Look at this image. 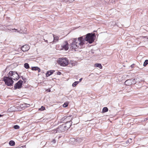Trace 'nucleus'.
Returning <instances> with one entry per match:
<instances>
[{"label":"nucleus","instance_id":"obj_1","mask_svg":"<svg viewBox=\"0 0 148 148\" xmlns=\"http://www.w3.org/2000/svg\"><path fill=\"white\" fill-rule=\"evenodd\" d=\"M95 37V34L89 33L85 36H83L78 38H74L72 42L70 45V48L74 49L75 51L77 48L81 49L84 48L83 45L85 41L91 44L94 42Z\"/></svg>","mask_w":148,"mask_h":148},{"label":"nucleus","instance_id":"obj_2","mask_svg":"<svg viewBox=\"0 0 148 148\" xmlns=\"http://www.w3.org/2000/svg\"><path fill=\"white\" fill-rule=\"evenodd\" d=\"M58 63L62 66H65L69 64V61L66 58H59Z\"/></svg>","mask_w":148,"mask_h":148},{"label":"nucleus","instance_id":"obj_3","mask_svg":"<svg viewBox=\"0 0 148 148\" xmlns=\"http://www.w3.org/2000/svg\"><path fill=\"white\" fill-rule=\"evenodd\" d=\"M3 80L5 84L8 86H12L14 83L12 78L9 77H4Z\"/></svg>","mask_w":148,"mask_h":148},{"label":"nucleus","instance_id":"obj_4","mask_svg":"<svg viewBox=\"0 0 148 148\" xmlns=\"http://www.w3.org/2000/svg\"><path fill=\"white\" fill-rule=\"evenodd\" d=\"M66 130L64 126L62 124V125H60L58 126V127L57 128V130L59 133H61L64 132Z\"/></svg>","mask_w":148,"mask_h":148},{"label":"nucleus","instance_id":"obj_5","mask_svg":"<svg viewBox=\"0 0 148 148\" xmlns=\"http://www.w3.org/2000/svg\"><path fill=\"white\" fill-rule=\"evenodd\" d=\"M23 82L21 80H20L18 81L17 83H16L15 84L14 86V88L15 89H16L17 88L19 89L21 88L22 87Z\"/></svg>","mask_w":148,"mask_h":148},{"label":"nucleus","instance_id":"obj_6","mask_svg":"<svg viewBox=\"0 0 148 148\" xmlns=\"http://www.w3.org/2000/svg\"><path fill=\"white\" fill-rule=\"evenodd\" d=\"M69 43L66 41L64 42L63 45H62V49H64L65 51L69 49Z\"/></svg>","mask_w":148,"mask_h":148},{"label":"nucleus","instance_id":"obj_7","mask_svg":"<svg viewBox=\"0 0 148 148\" xmlns=\"http://www.w3.org/2000/svg\"><path fill=\"white\" fill-rule=\"evenodd\" d=\"M65 128L67 130H68L71 125V121H68L67 122L64 124H63Z\"/></svg>","mask_w":148,"mask_h":148},{"label":"nucleus","instance_id":"obj_8","mask_svg":"<svg viewBox=\"0 0 148 148\" xmlns=\"http://www.w3.org/2000/svg\"><path fill=\"white\" fill-rule=\"evenodd\" d=\"M29 49V47L27 45H25L21 47V50L23 51H28Z\"/></svg>","mask_w":148,"mask_h":148},{"label":"nucleus","instance_id":"obj_9","mask_svg":"<svg viewBox=\"0 0 148 148\" xmlns=\"http://www.w3.org/2000/svg\"><path fill=\"white\" fill-rule=\"evenodd\" d=\"M77 62L74 60H71L69 64L70 67H72L77 65Z\"/></svg>","mask_w":148,"mask_h":148},{"label":"nucleus","instance_id":"obj_10","mask_svg":"<svg viewBox=\"0 0 148 148\" xmlns=\"http://www.w3.org/2000/svg\"><path fill=\"white\" fill-rule=\"evenodd\" d=\"M53 43L54 42H58V41L59 37L54 34H53Z\"/></svg>","mask_w":148,"mask_h":148},{"label":"nucleus","instance_id":"obj_11","mask_svg":"<svg viewBox=\"0 0 148 148\" xmlns=\"http://www.w3.org/2000/svg\"><path fill=\"white\" fill-rule=\"evenodd\" d=\"M32 69L34 71H38V73L40 72V69L37 66L32 67Z\"/></svg>","mask_w":148,"mask_h":148},{"label":"nucleus","instance_id":"obj_12","mask_svg":"<svg viewBox=\"0 0 148 148\" xmlns=\"http://www.w3.org/2000/svg\"><path fill=\"white\" fill-rule=\"evenodd\" d=\"M66 120H68V121H71V120H72L73 119H72V116H68L65 118Z\"/></svg>","mask_w":148,"mask_h":148},{"label":"nucleus","instance_id":"obj_13","mask_svg":"<svg viewBox=\"0 0 148 148\" xmlns=\"http://www.w3.org/2000/svg\"><path fill=\"white\" fill-rule=\"evenodd\" d=\"M95 67H98L99 68L101 69L102 68V66L101 64L99 63H96L95 64Z\"/></svg>","mask_w":148,"mask_h":148},{"label":"nucleus","instance_id":"obj_14","mask_svg":"<svg viewBox=\"0 0 148 148\" xmlns=\"http://www.w3.org/2000/svg\"><path fill=\"white\" fill-rule=\"evenodd\" d=\"M55 72V71L54 70L48 71L46 72V73L45 74H49V73H50V74H53Z\"/></svg>","mask_w":148,"mask_h":148},{"label":"nucleus","instance_id":"obj_15","mask_svg":"<svg viewBox=\"0 0 148 148\" xmlns=\"http://www.w3.org/2000/svg\"><path fill=\"white\" fill-rule=\"evenodd\" d=\"M9 70L8 68L7 67L6 69L3 71L2 73H3V74H4L5 73L6 74L8 73V72L9 71Z\"/></svg>","mask_w":148,"mask_h":148},{"label":"nucleus","instance_id":"obj_16","mask_svg":"<svg viewBox=\"0 0 148 148\" xmlns=\"http://www.w3.org/2000/svg\"><path fill=\"white\" fill-rule=\"evenodd\" d=\"M9 144L12 146H13L15 145V142L13 140H10L9 142Z\"/></svg>","mask_w":148,"mask_h":148},{"label":"nucleus","instance_id":"obj_17","mask_svg":"<svg viewBox=\"0 0 148 148\" xmlns=\"http://www.w3.org/2000/svg\"><path fill=\"white\" fill-rule=\"evenodd\" d=\"M108 111V109L106 107H104L103 108L102 110L103 113L106 112Z\"/></svg>","mask_w":148,"mask_h":148},{"label":"nucleus","instance_id":"obj_18","mask_svg":"<svg viewBox=\"0 0 148 148\" xmlns=\"http://www.w3.org/2000/svg\"><path fill=\"white\" fill-rule=\"evenodd\" d=\"M24 67L26 69H28L29 68V64L27 63L24 64Z\"/></svg>","mask_w":148,"mask_h":148},{"label":"nucleus","instance_id":"obj_19","mask_svg":"<svg viewBox=\"0 0 148 148\" xmlns=\"http://www.w3.org/2000/svg\"><path fill=\"white\" fill-rule=\"evenodd\" d=\"M15 73L16 74H18L17 72L13 71H10V72H9L8 73V74H14Z\"/></svg>","mask_w":148,"mask_h":148},{"label":"nucleus","instance_id":"obj_20","mask_svg":"<svg viewBox=\"0 0 148 148\" xmlns=\"http://www.w3.org/2000/svg\"><path fill=\"white\" fill-rule=\"evenodd\" d=\"M79 83V82H78V81H75L73 84L72 86L73 87H75Z\"/></svg>","mask_w":148,"mask_h":148},{"label":"nucleus","instance_id":"obj_21","mask_svg":"<svg viewBox=\"0 0 148 148\" xmlns=\"http://www.w3.org/2000/svg\"><path fill=\"white\" fill-rule=\"evenodd\" d=\"M148 64V60H145L144 64H143V66H145L146 65Z\"/></svg>","mask_w":148,"mask_h":148},{"label":"nucleus","instance_id":"obj_22","mask_svg":"<svg viewBox=\"0 0 148 148\" xmlns=\"http://www.w3.org/2000/svg\"><path fill=\"white\" fill-rule=\"evenodd\" d=\"M21 106H22V107H27L29 106V105L25 103Z\"/></svg>","mask_w":148,"mask_h":148},{"label":"nucleus","instance_id":"obj_23","mask_svg":"<svg viewBox=\"0 0 148 148\" xmlns=\"http://www.w3.org/2000/svg\"><path fill=\"white\" fill-rule=\"evenodd\" d=\"M12 30H16L17 31V32H18V33L20 34H22L23 33V31L21 30L20 31H18L17 30V29H15L14 28V29H12Z\"/></svg>","mask_w":148,"mask_h":148},{"label":"nucleus","instance_id":"obj_24","mask_svg":"<svg viewBox=\"0 0 148 148\" xmlns=\"http://www.w3.org/2000/svg\"><path fill=\"white\" fill-rule=\"evenodd\" d=\"M45 109V107L42 106L39 109V110L43 111Z\"/></svg>","mask_w":148,"mask_h":148},{"label":"nucleus","instance_id":"obj_25","mask_svg":"<svg viewBox=\"0 0 148 148\" xmlns=\"http://www.w3.org/2000/svg\"><path fill=\"white\" fill-rule=\"evenodd\" d=\"M14 127L15 129H18L19 128V127L17 125H16L14 126Z\"/></svg>","mask_w":148,"mask_h":148},{"label":"nucleus","instance_id":"obj_26","mask_svg":"<svg viewBox=\"0 0 148 148\" xmlns=\"http://www.w3.org/2000/svg\"><path fill=\"white\" fill-rule=\"evenodd\" d=\"M57 128L56 129H55L54 130H53V131H52V133H59L58 132V131H57Z\"/></svg>","mask_w":148,"mask_h":148},{"label":"nucleus","instance_id":"obj_27","mask_svg":"<svg viewBox=\"0 0 148 148\" xmlns=\"http://www.w3.org/2000/svg\"><path fill=\"white\" fill-rule=\"evenodd\" d=\"M68 106V104L67 103L65 102L63 105V106L64 107H66Z\"/></svg>","mask_w":148,"mask_h":148},{"label":"nucleus","instance_id":"obj_28","mask_svg":"<svg viewBox=\"0 0 148 148\" xmlns=\"http://www.w3.org/2000/svg\"><path fill=\"white\" fill-rule=\"evenodd\" d=\"M56 141L55 139H53L52 141V142L53 143H56Z\"/></svg>","mask_w":148,"mask_h":148},{"label":"nucleus","instance_id":"obj_29","mask_svg":"<svg viewBox=\"0 0 148 148\" xmlns=\"http://www.w3.org/2000/svg\"><path fill=\"white\" fill-rule=\"evenodd\" d=\"M62 74L61 73V72H60V71H58L57 72H56V73H55V74Z\"/></svg>","mask_w":148,"mask_h":148},{"label":"nucleus","instance_id":"obj_30","mask_svg":"<svg viewBox=\"0 0 148 148\" xmlns=\"http://www.w3.org/2000/svg\"><path fill=\"white\" fill-rule=\"evenodd\" d=\"M135 65V64H132L130 66V67L132 68L133 67H134V66Z\"/></svg>","mask_w":148,"mask_h":148},{"label":"nucleus","instance_id":"obj_31","mask_svg":"<svg viewBox=\"0 0 148 148\" xmlns=\"http://www.w3.org/2000/svg\"><path fill=\"white\" fill-rule=\"evenodd\" d=\"M41 73H45V74L46 73V72L43 70H42L41 71Z\"/></svg>","mask_w":148,"mask_h":148},{"label":"nucleus","instance_id":"obj_32","mask_svg":"<svg viewBox=\"0 0 148 148\" xmlns=\"http://www.w3.org/2000/svg\"><path fill=\"white\" fill-rule=\"evenodd\" d=\"M69 2L70 3L72 2L73 1H74L75 0H68Z\"/></svg>","mask_w":148,"mask_h":148},{"label":"nucleus","instance_id":"obj_33","mask_svg":"<svg viewBox=\"0 0 148 148\" xmlns=\"http://www.w3.org/2000/svg\"><path fill=\"white\" fill-rule=\"evenodd\" d=\"M82 78H81L79 79V81H78V82H79V83L80 82H81V81L82 80Z\"/></svg>","mask_w":148,"mask_h":148},{"label":"nucleus","instance_id":"obj_34","mask_svg":"<svg viewBox=\"0 0 148 148\" xmlns=\"http://www.w3.org/2000/svg\"><path fill=\"white\" fill-rule=\"evenodd\" d=\"M22 79L24 80V81L25 82H26V80H27V79L26 78H24V79H23V78H22Z\"/></svg>","mask_w":148,"mask_h":148},{"label":"nucleus","instance_id":"obj_35","mask_svg":"<svg viewBox=\"0 0 148 148\" xmlns=\"http://www.w3.org/2000/svg\"><path fill=\"white\" fill-rule=\"evenodd\" d=\"M63 1L64 2H69V1L68 0H63Z\"/></svg>","mask_w":148,"mask_h":148},{"label":"nucleus","instance_id":"obj_36","mask_svg":"<svg viewBox=\"0 0 148 148\" xmlns=\"http://www.w3.org/2000/svg\"><path fill=\"white\" fill-rule=\"evenodd\" d=\"M46 91H47L48 92H49L51 91V90L50 89H48L46 90Z\"/></svg>","mask_w":148,"mask_h":148},{"label":"nucleus","instance_id":"obj_37","mask_svg":"<svg viewBox=\"0 0 148 148\" xmlns=\"http://www.w3.org/2000/svg\"><path fill=\"white\" fill-rule=\"evenodd\" d=\"M129 80H127L126 81H125V83L126 85H127V82H128V81H129Z\"/></svg>","mask_w":148,"mask_h":148},{"label":"nucleus","instance_id":"obj_38","mask_svg":"<svg viewBox=\"0 0 148 148\" xmlns=\"http://www.w3.org/2000/svg\"><path fill=\"white\" fill-rule=\"evenodd\" d=\"M51 75H46V77H48L50 76Z\"/></svg>","mask_w":148,"mask_h":148},{"label":"nucleus","instance_id":"obj_39","mask_svg":"<svg viewBox=\"0 0 148 148\" xmlns=\"http://www.w3.org/2000/svg\"><path fill=\"white\" fill-rule=\"evenodd\" d=\"M45 40V42H48V41L47 40Z\"/></svg>","mask_w":148,"mask_h":148},{"label":"nucleus","instance_id":"obj_40","mask_svg":"<svg viewBox=\"0 0 148 148\" xmlns=\"http://www.w3.org/2000/svg\"><path fill=\"white\" fill-rule=\"evenodd\" d=\"M2 116V115H1V114H0V117H1Z\"/></svg>","mask_w":148,"mask_h":148},{"label":"nucleus","instance_id":"obj_41","mask_svg":"<svg viewBox=\"0 0 148 148\" xmlns=\"http://www.w3.org/2000/svg\"><path fill=\"white\" fill-rule=\"evenodd\" d=\"M146 37V36H144V37H144V38H145V37Z\"/></svg>","mask_w":148,"mask_h":148},{"label":"nucleus","instance_id":"obj_42","mask_svg":"<svg viewBox=\"0 0 148 148\" xmlns=\"http://www.w3.org/2000/svg\"><path fill=\"white\" fill-rule=\"evenodd\" d=\"M17 75L18 76H19V75H18V74Z\"/></svg>","mask_w":148,"mask_h":148}]
</instances>
